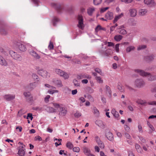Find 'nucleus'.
Instances as JSON below:
<instances>
[{
    "instance_id": "nucleus-1",
    "label": "nucleus",
    "mask_w": 156,
    "mask_h": 156,
    "mask_svg": "<svg viewBox=\"0 0 156 156\" xmlns=\"http://www.w3.org/2000/svg\"><path fill=\"white\" fill-rule=\"evenodd\" d=\"M135 72L141 76L147 77L149 81H154L156 80V75H151L149 73L145 72L140 69H136Z\"/></svg>"
},
{
    "instance_id": "nucleus-2",
    "label": "nucleus",
    "mask_w": 156,
    "mask_h": 156,
    "mask_svg": "<svg viewBox=\"0 0 156 156\" xmlns=\"http://www.w3.org/2000/svg\"><path fill=\"white\" fill-rule=\"evenodd\" d=\"M53 105L55 108L57 109L60 112V114L62 115H65L67 112L66 110L63 107H62L59 104L56 103H53Z\"/></svg>"
},
{
    "instance_id": "nucleus-3",
    "label": "nucleus",
    "mask_w": 156,
    "mask_h": 156,
    "mask_svg": "<svg viewBox=\"0 0 156 156\" xmlns=\"http://www.w3.org/2000/svg\"><path fill=\"white\" fill-rule=\"evenodd\" d=\"M9 54L11 57L14 59L18 61L22 60V58L20 55L18 54L16 52L12 51H9Z\"/></svg>"
},
{
    "instance_id": "nucleus-4",
    "label": "nucleus",
    "mask_w": 156,
    "mask_h": 156,
    "mask_svg": "<svg viewBox=\"0 0 156 156\" xmlns=\"http://www.w3.org/2000/svg\"><path fill=\"white\" fill-rule=\"evenodd\" d=\"M17 47L19 50L22 51H25L27 50L25 43L23 42H17L16 44Z\"/></svg>"
},
{
    "instance_id": "nucleus-5",
    "label": "nucleus",
    "mask_w": 156,
    "mask_h": 156,
    "mask_svg": "<svg viewBox=\"0 0 156 156\" xmlns=\"http://www.w3.org/2000/svg\"><path fill=\"white\" fill-rule=\"evenodd\" d=\"M77 19L78 20L77 26L80 29L83 30L84 27V25L83 23V19L82 16L80 15H79L78 16Z\"/></svg>"
},
{
    "instance_id": "nucleus-6",
    "label": "nucleus",
    "mask_w": 156,
    "mask_h": 156,
    "mask_svg": "<svg viewBox=\"0 0 156 156\" xmlns=\"http://www.w3.org/2000/svg\"><path fill=\"white\" fill-rule=\"evenodd\" d=\"M55 73L61 76H62L65 79H66L69 78L68 75L65 73L61 70L59 69H56L55 70Z\"/></svg>"
},
{
    "instance_id": "nucleus-7",
    "label": "nucleus",
    "mask_w": 156,
    "mask_h": 156,
    "mask_svg": "<svg viewBox=\"0 0 156 156\" xmlns=\"http://www.w3.org/2000/svg\"><path fill=\"white\" fill-rule=\"evenodd\" d=\"M16 95L15 94H7L3 96V98L7 101H10L14 99Z\"/></svg>"
},
{
    "instance_id": "nucleus-8",
    "label": "nucleus",
    "mask_w": 156,
    "mask_h": 156,
    "mask_svg": "<svg viewBox=\"0 0 156 156\" xmlns=\"http://www.w3.org/2000/svg\"><path fill=\"white\" fill-rule=\"evenodd\" d=\"M39 80H37V81L29 83L27 86V89L30 90H32L34 89L39 84Z\"/></svg>"
},
{
    "instance_id": "nucleus-9",
    "label": "nucleus",
    "mask_w": 156,
    "mask_h": 156,
    "mask_svg": "<svg viewBox=\"0 0 156 156\" xmlns=\"http://www.w3.org/2000/svg\"><path fill=\"white\" fill-rule=\"evenodd\" d=\"M95 139L99 147L101 148H104L105 147L104 144L103 142L101 140L99 137L98 136H96L95 137Z\"/></svg>"
},
{
    "instance_id": "nucleus-10",
    "label": "nucleus",
    "mask_w": 156,
    "mask_h": 156,
    "mask_svg": "<svg viewBox=\"0 0 156 156\" xmlns=\"http://www.w3.org/2000/svg\"><path fill=\"white\" fill-rule=\"evenodd\" d=\"M145 84L144 82L142 79H137L135 81V85L137 87H141L144 86Z\"/></svg>"
},
{
    "instance_id": "nucleus-11",
    "label": "nucleus",
    "mask_w": 156,
    "mask_h": 156,
    "mask_svg": "<svg viewBox=\"0 0 156 156\" xmlns=\"http://www.w3.org/2000/svg\"><path fill=\"white\" fill-rule=\"evenodd\" d=\"M105 136L107 139L110 141L114 140V136L113 134L111 132L108 131L105 133Z\"/></svg>"
},
{
    "instance_id": "nucleus-12",
    "label": "nucleus",
    "mask_w": 156,
    "mask_h": 156,
    "mask_svg": "<svg viewBox=\"0 0 156 156\" xmlns=\"http://www.w3.org/2000/svg\"><path fill=\"white\" fill-rule=\"evenodd\" d=\"M23 95L27 100L30 101H33V97L30 92H25L23 93Z\"/></svg>"
},
{
    "instance_id": "nucleus-13",
    "label": "nucleus",
    "mask_w": 156,
    "mask_h": 156,
    "mask_svg": "<svg viewBox=\"0 0 156 156\" xmlns=\"http://www.w3.org/2000/svg\"><path fill=\"white\" fill-rule=\"evenodd\" d=\"M144 2L145 4L150 7H154L156 5L154 0H144Z\"/></svg>"
},
{
    "instance_id": "nucleus-14",
    "label": "nucleus",
    "mask_w": 156,
    "mask_h": 156,
    "mask_svg": "<svg viewBox=\"0 0 156 156\" xmlns=\"http://www.w3.org/2000/svg\"><path fill=\"white\" fill-rule=\"evenodd\" d=\"M38 73L43 77H48L50 76V75L46 71L41 70L38 71Z\"/></svg>"
},
{
    "instance_id": "nucleus-15",
    "label": "nucleus",
    "mask_w": 156,
    "mask_h": 156,
    "mask_svg": "<svg viewBox=\"0 0 156 156\" xmlns=\"http://www.w3.org/2000/svg\"><path fill=\"white\" fill-rule=\"evenodd\" d=\"M102 53L106 56H109L112 55L113 53L112 50L109 48L107 49L106 50L102 52Z\"/></svg>"
},
{
    "instance_id": "nucleus-16",
    "label": "nucleus",
    "mask_w": 156,
    "mask_h": 156,
    "mask_svg": "<svg viewBox=\"0 0 156 156\" xmlns=\"http://www.w3.org/2000/svg\"><path fill=\"white\" fill-rule=\"evenodd\" d=\"M136 102L138 104H140L143 106H145L147 105V102L145 100H142L141 99H138L137 100Z\"/></svg>"
},
{
    "instance_id": "nucleus-17",
    "label": "nucleus",
    "mask_w": 156,
    "mask_h": 156,
    "mask_svg": "<svg viewBox=\"0 0 156 156\" xmlns=\"http://www.w3.org/2000/svg\"><path fill=\"white\" fill-rule=\"evenodd\" d=\"M30 54L37 59H39L40 58V56L34 51L33 50L29 51Z\"/></svg>"
},
{
    "instance_id": "nucleus-18",
    "label": "nucleus",
    "mask_w": 156,
    "mask_h": 156,
    "mask_svg": "<svg viewBox=\"0 0 156 156\" xmlns=\"http://www.w3.org/2000/svg\"><path fill=\"white\" fill-rule=\"evenodd\" d=\"M52 5L59 12H60L62 9V6L59 4L54 3L52 4Z\"/></svg>"
},
{
    "instance_id": "nucleus-19",
    "label": "nucleus",
    "mask_w": 156,
    "mask_h": 156,
    "mask_svg": "<svg viewBox=\"0 0 156 156\" xmlns=\"http://www.w3.org/2000/svg\"><path fill=\"white\" fill-rule=\"evenodd\" d=\"M130 16L131 17H134L137 14V11L135 9H133L129 10Z\"/></svg>"
},
{
    "instance_id": "nucleus-20",
    "label": "nucleus",
    "mask_w": 156,
    "mask_h": 156,
    "mask_svg": "<svg viewBox=\"0 0 156 156\" xmlns=\"http://www.w3.org/2000/svg\"><path fill=\"white\" fill-rule=\"evenodd\" d=\"M52 82L58 86V87H61L62 86L61 81L60 80L55 79L53 80Z\"/></svg>"
},
{
    "instance_id": "nucleus-21",
    "label": "nucleus",
    "mask_w": 156,
    "mask_h": 156,
    "mask_svg": "<svg viewBox=\"0 0 156 156\" xmlns=\"http://www.w3.org/2000/svg\"><path fill=\"white\" fill-rule=\"evenodd\" d=\"M83 152L87 156H89V154H91L90 150L86 147H83Z\"/></svg>"
},
{
    "instance_id": "nucleus-22",
    "label": "nucleus",
    "mask_w": 156,
    "mask_h": 156,
    "mask_svg": "<svg viewBox=\"0 0 156 156\" xmlns=\"http://www.w3.org/2000/svg\"><path fill=\"white\" fill-rule=\"evenodd\" d=\"M46 110L48 112L50 113H51L56 112L57 109L56 108L55 109L52 107H50V106H48L47 107Z\"/></svg>"
},
{
    "instance_id": "nucleus-23",
    "label": "nucleus",
    "mask_w": 156,
    "mask_h": 156,
    "mask_svg": "<svg viewBox=\"0 0 156 156\" xmlns=\"http://www.w3.org/2000/svg\"><path fill=\"white\" fill-rule=\"evenodd\" d=\"M105 17L108 20H111L113 18V13L108 12L105 15Z\"/></svg>"
},
{
    "instance_id": "nucleus-24",
    "label": "nucleus",
    "mask_w": 156,
    "mask_h": 156,
    "mask_svg": "<svg viewBox=\"0 0 156 156\" xmlns=\"http://www.w3.org/2000/svg\"><path fill=\"white\" fill-rule=\"evenodd\" d=\"M106 89V93L108 96L111 98L112 96V91L110 89V88L108 85L105 86Z\"/></svg>"
},
{
    "instance_id": "nucleus-25",
    "label": "nucleus",
    "mask_w": 156,
    "mask_h": 156,
    "mask_svg": "<svg viewBox=\"0 0 156 156\" xmlns=\"http://www.w3.org/2000/svg\"><path fill=\"white\" fill-rule=\"evenodd\" d=\"M135 148L137 150V152L140 154H142L143 152V150L140 146L137 144H135Z\"/></svg>"
},
{
    "instance_id": "nucleus-26",
    "label": "nucleus",
    "mask_w": 156,
    "mask_h": 156,
    "mask_svg": "<svg viewBox=\"0 0 156 156\" xmlns=\"http://www.w3.org/2000/svg\"><path fill=\"white\" fill-rule=\"evenodd\" d=\"M8 65L7 62L3 57L0 60V65L4 66H6Z\"/></svg>"
},
{
    "instance_id": "nucleus-27",
    "label": "nucleus",
    "mask_w": 156,
    "mask_h": 156,
    "mask_svg": "<svg viewBox=\"0 0 156 156\" xmlns=\"http://www.w3.org/2000/svg\"><path fill=\"white\" fill-rule=\"evenodd\" d=\"M111 113L116 118L119 117V115L118 112L116 111L115 109H112L111 111Z\"/></svg>"
},
{
    "instance_id": "nucleus-28",
    "label": "nucleus",
    "mask_w": 156,
    "mask_h": 156,
    "mask_svg": "<svg viewBox=\"0 0 156 156\" xmlns=\"http://www.w3.org/2000/svg\"><path fill=\"white\" fill-rule=\"evenodd\" d=\"M123 16V14L121 13L120 14L116 16L114 20V23H116L119 19H120Z\"/></svg>"
},
{
    "instance_id": "nucleus-29",
    "label": "nucleus",
    "mask_w": 156,
    "mask_h": 156,
    "mask_svg": "<svg viewBox=\"0 0 156 156\" xmlns=\"http://www.w3.org/2000/svg\"><path fill=\"white\" fill-rule=\"evenodd\" d=\"M93 112L94 115L97 116H99V112L98 109L96 107H94L93 108Z\"/></svg>"
},
{
    "instance_id": "nucleus-30",
    "label": "nucleus",
    "mask_w": 156,
    "mask_h": 156,
    "mask_svg": "<svg viewBox=\"0 0 156 156\" xmlns=\"http://www.w3.org/2000/svg\"><path fill=\"white\" fill-rule=\"evenodd\" d=\"M123 36L120 35H117L114 36V40L117 41H120L122 39Z\"/></svg>"
},
{
    "instance_id": "nucleus-31",
    "label": "nucleus",
    "mask_w": 156,
    "mask_h": 156,
    "mask_svg": "<svg viewBox=\"0 0 156 156\" xmlns=\"http://www.w3.org/2000/svg\"><path fill=\"white\" fill-rule=\"evenodd\" d=\"M94 11L95 9L94 8H90L87 9V13L89 15L91 16Z\"/></svg>"
},
{
    "instance_id": "nucleus-32",
    "label": "nucleus",
    "mask_w": 156,
    "mask_h": 156,
    "mask_svg": "<svg viewBox=\"0 0 156 156\" xmlns=\"http://www.w3.org/2000/svg\"><path fill=\"white\" fill-rule=\"evenodd\" d=\"M147 12V10L146 9H141L139 10V14L140 16L145 15Z\"/></svg>"
},
{
    "instance_id": "nucleus-33",
    "label": "nucleus",
    "mask_w": 156,
    "mask_h": 156,
    "mask_svg": "<svg viewBox=\"0 0 156 156\" xmlns=\"http://www.w3.org/2000/svg\"><path fill=\"white\" fill-rule=\"evenodd\" d=\"M154 59V56L153 55H149L146 57L145 59L147 62H149L153 60Z\"/></svg>"
},
{
    "instance_id": "nucleus-34",
    "label": "nucleus",
    "mask_w": 156,
    "mask_h": 156,
    "mask_svg": "<svg viewBox=\"0 0 156 156\" xmlns=\"http://www.w3.org/2000/svg\"><path fill=\"white\" fill-rule=\"evenodd\" d=\"M135 49V47L133 46H130L127 47L126 49L127 52H129L132 51L134 50Z\"/></svg>"
},
{
    "instance_id": "nucleus-35",
    "label": "nucleus",
    "mask_w": 156,
    "mask_h": 156,
    "mask_svg": "<svg viewBox=\"0 0 156 156\" xmlns=\"http://www.w3.org/2000/svg\"><path fill=\"white\" fill-rule=\"evenodd\" d=\"M95 124L99 127H101L103 125V122L100 120H97L95 122Z\"/></svg>"
},
{
    "instance_id": "nucleus-36",
    "label": "nucleus",
    "mask_w": 156,
    "mask_h": 156,
    "mask_svg": "<svg viewBox=\"0 0 156 156\" xmlns=\"http://www.w3.org/2000/svg\"><path fill=\"white\" fill-rule=\"evenodd\" d=\"M25 154V151L24 150L21 149H20L18 152V154L21 156H23Z\"/></svg>"
},
{
    "instance_id": "nucleus-37",
    "label": "nucleus",
    "mask_w": 156,
    "mask_h": 156,
    "mask_svg": "<svg viewBox=\"0 0 156 156\" xmlns=\"http://www.w3.org/2000/svg\"><path fill=\"white\" fill-rule=\"evenodd\" d=\"M147 125L148 126L150 127V128L151 129V130H150V131L151 132H152L154 130V128L153 126L151 125L150 122H147Z\"/></svg>"
},
{
    "instance_id": "nucleus-38",
    "label": "nucleus",
    "mask_w": 156,
    "mask_h": 156,
    "mask_svg": "<svg viewBox=\"0 0 156 156\" xmlns=\"http://www.w3.org/2000/svg\"><path fill=\"white\" fill-rule=\"evenodd\" d=\"M66 146L67 147L70 149H72L73 147V144L69 142H68L67 143Z\"/></svg>"
},
{
    "instance_id": "nucleus-39",
    "label": "nucleus",
    "mask_w": 156,
    "mask_h": 156,
    "mask_svg": "<svg viewBox=\"0 0 156 156\" xmlns=\"http://www.w3.org/2000/svg\"><path fill=\"white\" fill-rule=\"evenodd\" d=\"M0 32L2 34L4 35H6L8 33L7 30L4 28H2L1 29Z\"/></svg>"
},
{
    "instance_id": "nucleus-40",
    "label": "nucleus",
    "mask_w": 156,
    "mask_h": 156,
    "mask_svg": "<svg viewBox=\"0 0 156 156\" xmlns=\"http://www.w3.org/2000/svg\"><path fill=\"white\" fill-rule=\"evenodd\" d=\"M125 86L126 88L131 92L134 91H135L134 89L126 84H125Z\"/></svg>"
},
{
    "instance_id": "nucleus-41",
    "label": "nucleus",
    "mask_w": 156,
    "mask_h": 156,
    "mask_svg": "<svg viewBox=\"0 0 156 156\" xmlns=\"http://www.w3.org/2000/svg\"><path fill=\"white\" fill-rule=\"evenodd\" d=\"M118 32L119 33L122 35L126 34L127 33L126 31L125 30L123 29H121L119 30Z\"/></svg>"
},
{
    "instance_id": "nucleus-42",
    "label": "nucleus",
    "mask_w": 156,
    "mask_h": 156,
    "mask_svg": "<svg viewBox=\"0 0 156 156\" xmlns=\"http://www.w3.org/2000/svg\"><path fill=\"white\" fill-rule=\"evenodd\" d=\"M73 83L74 84V85L78 87L80 86V83L79 82H78L77 80L76 79H74L73 80Z\"/></svg>"
},
{
    "instance_id": "nucleus-43",
    "label": "nucleus",
    "mask_w": 156,
    "mask_h": 156,
    "mask_svg": "<svg viewBox=\"0 0 156 156\" xmlns=\"http://www.w3.org/2000/svg\"><path fill=\"white\" fill-rule=\"evenodd\" d=\"M81 76L82 79L87 78L88 79H90L91 78V77L90 76L85 74H81Z\"/></svg>"
},
{
    "instance_id": "nucleus-44",
    "label": "nucleus",
    "mask_w": 156,
    "mask_h": 156,
    "mask_svg": "<svg viewBox=\"0 0 156 156\" xmlns=\"http://www.w3.org/2000/svg\"><path fill=\"white\" fill-rule=\"evenodd\" d=\"M95 79L99 83H103V80L101 79L100 77L96 76Z\"/></svg>"
},
{
    "instance_id": "nucleus-45",
    "label": "nucleus",
    "mask_w": 156,
    "mask_h": 156,
    "mask_svg": "<svg viewBox=\"0 0 156 156\" xmlns=\"http://www.w3.org/2000/svg\"><path fill=\"white\" fill-rule=\"evenodd\" d=\"M118 89L121 92H123L124 91V89L121 84H119L118 86Z\"/></svg>"
},
{
    "instance_id": "nucleus-46",
    "label": "nucleus",
    "mask_w": 156,
    "mask_h": 156,
    "mask_svg": "<svg viewBox=\"0 0 156 156\" xmlns=\"http://www.w3.org/2000/svg\"><path fill=\"white\" fill-rule=\"evenodd\" d=\"M104 30V28H102L100 25L98 26L95 29V30L96 32H98L100 30Z\"/></svg>"
},
{
    "instance_id": "nucleus-47",
    "label": "nucleus",
    "mask_w": 156,
    "mask_h": 156,
    "mask_svg": "<svg viewBox=\"0 0 156 156\" xmlns=\"http://www.w3.org/2000/svg\"><path fill=\"white\" fill-rule=\"evenodd\" d=\"M146 48V46L145 45H140L138 46L137 49L138 50H140L144 49Z\"/></svg>"
},
{
    "instance_id": "nucleus-48",
    "label": "nucleus",
    "mask_w": 156,
    "mask_h": 156,
    "mask_svg": "<svg viewBox=\"0 0 156 156\" xmlns=\"http://www.w3.org/2000/svg\"><path fill=\"white\" fill-rule=\"evenodd\" d=\"M32 77L34 79V80L36 81H37V80H38V77L35 74H33L32 75Z\"/></svg>"
},
{
    "instance_id": "nucleus-49",
    "label": "nucleus",
    "mask_w": 156,
    "mask_h": 156,
    "mask_svg": "<svg viewBox=\"0 0 156 156\" xmlns=\"http://www.w3.org/2000/svg\"><path fill=\"white\" fill-rule=\"evenodd\" d=\"M54 48V45L53 43L50 41L49 42V44L48 46V48L50 50H52Z\"/></svg>"
},
{
    "instance_id": "nucleus-50",
    "label": "nucleus",
    "mask_w": 156,
    "mask_h": 156,
    "mask_svg": "<svg viewBox=\"0 0 156 156\" xmlns=\"http://www.w3.org/2000/svg\"><path fill=\"white\" fill-rule=\"evenodd\" d=\"M102 2V0H94V3L95 5L100 4Z\"/></svg>"
},
{
    "instance_id": "nucleus-51",
    "label": "nucleus",
    "mask_w": 156,
    "mask_h": 156,
    "mask_svg": "<svg viewBox=\"0 0 156 156\" xmlns=\"http://www.w3.org/2000/svg\"><path fill=\"white\" fill-rule=\"evenodd\" d=\"M59 21V19L58 18L55 17L53 20V25L54 26H55L56 25V22H58Z\"/></svg>"
},
{
    "instance_id": "nucleus-52",
    "label": "nucleus",
    "mask_w": 156,
    "mask_h": 156,
    "mask_svg": "<svg viewBox=\"0 0 156 156\" xmlns=\"http://www.w3.org/2000/svg\"><path fill=\"white\" fill-rule=\"evenodd\" d=\"M50 98V96L49 95H47L44 98V101L46 103H48L49 101V99Z\"/></svg>"
},
{
    "instance_id": "nucleus-53",
    "label": "nucleus",
    "mask_w": 156,
    "mask_h": 156,
    "mask_svg": "<svg viewBox=\"0 0 156 156\" xmlns=\"http://www.w3.org/2000/svg\"><path fill=\"white\" fill-rule=\"evenodd\" d=\"M81 114L79 111H77L76 113L74 114V116L75 117L79 118L81 116Z\"/></svg>"
},
{
    "instance_id": "nucleus-54",
    "label": "nucleus",
    "mask_w": 156,
    "mask_h": 156,
    "mask_svg": "<svg viewBox=\"0 0 156 156\" xmlns=\"http://www.w3.org/2000/svg\"><path fill=\"white\" fill-rule=\"evenodd\" d=\"M122 2L125 3L126 4L131 3L133 0H120Z\"/></svg>"
},
{
    "instance_id": "nucleus-55",
    "label": "nucleus",
    "mask_w": 156,
    "mask_h": 156,
    "mask_svg": "<svg viewBox=\"0 0 156 156\" xmlns=\"http://www.w3.org/2000/svg\"><path fill=\"white\" fill-rule=\"evenodd\" d=\"M24 113L23 112V110H20L18 112L17 115L18 116L20 117L24 114Z\"/></svg>"
},
{
    "instance_id": "nucleus-56",
    "label": "nucleus",
    "mask_w": 156,
    "mask_h": 156,
    "mask_svg": "<svg viewBox=\"0 0 156 156\" xmlns=\"http://www.w3.org/2000/svg\"><path fill=\"white\" fill-rule=\"evenodd\" d=\"M156 105V101H151L147 102V105Z\"/></svg>"
},
{
    "instance_id": "nucleus-57",
    "label": "nucleus",
    "mask_w": 156,
    "mask_h": 156,
    "mask_svg": "<svg viewBox=\"0 0 156 156\" xmlns=\"http://www.w3.org/2000/svg\"><path fill=\"white\" fill-rule=\"evenodd\" d=\"M44 86L45 87L50 89H54L55 88V87L51 86L48 84H44Z\"/></svg>"
},
{
    "instance_id": "nucleus-58",
    "label": "nucleus",
    "mask_w": 156,
    "mask_h": 156,
    "mask_svg": "<svg viewBox=\"0 0 156 156\" xmlns=\"http://www.w3.org/2000/svg\"><path fill=\"white\" fill-rule=\"evenodd\" d=\"M125 136L127 139L131 140L132 139V137L130 135L129 133H125Z\"/></svg>"
},
{
    "instance_id": "nucleus-59",
    "label": "nucleus",
    "mask_w": 156,
    "mask_h": 156,
    "mask_svg": "<svg viewBox=\"0 0 156 156\" xmlns=\"http://www.w3.org/2000/svg\"><path fill=\"white\" fill-rule=\"evenodd\" d=\"M73 151L74 152H78L80 151V149L79 147H75L73 148Z\"/></svg>"
},
{
    "instance_id": "nucleus-60",
    "label": "nucleus",
    "mask_w": 156,
    "mask_h": 156,
    "mask_svg": "<svg viewBox=\"0 0 156 156\" xmlns=\"http://www.w3.org/2000/svg\"><path fill=\"white\" fill-rule=\"evenodd\" d=\"M95 71L97 73H99L100 75H102V72H101V70L100 69L98 68H97L95 69Z\"/></svg>"
},
{
    "instance_id": "nucleus-61",
    "label": "nucleus",
    "mask_w": 156,
    "mask_h": 156,
    "mask_svg": "<svg viewBox=\"0 0 156 156\" xmlns=\"http://www.w3.org/2000/svg\"><path fill=\"white\" fill-rule=\"evenodd\" d=\"M138 129L140 133H143V131L142 129V127L141 125L140 124V125H138Z\"/></svg>"
},
{
    "instance_id": "nucleus-62",
    "label": "nucleus",
    "mask_w": 156,
    "mask_h": 156,
    "mask_svg": "<svg viewBox=\"0 0 156 156\" xmlns=\"http://www.w3.org/2000/svg\"><path fill=\"white\" fill-rule=\"evenodd\" d=\"M119 44H116L115 47V49L116 51L117 52H119Z\"/></svg>"
},
{
    "instance_id": "nucleus-63",
    "label": "nucleus",
    "mask_w": 156,
    "mask_h": 156,
    "mask_svg": "<svg viewBox=\"0 0 156 156\" xmlns=\"http://www.w3.org/2000/svg\"><path fill=\"white\" fill-rule=\"evenodd\" d=\"M29 118L31 120H32L33 119V117L32 116V114L31 113H29L27 114V119H28Z\"/></svg>"
},
{
    "instance_id": "nucleus-64",
    "label": "nucleus",
    "mask_w": 156,
    "mask_h": 156,
    "mask_svg": "<svg viewBox=\"0 0 156 156\" xmlns=\"http://www.w3.org/2000/svg\"><path fill=\"white\" fill-rule=\"evenodd\" d=\"M35 140H38L39 141H41L42 140V139L41 137H40L39 136H37L35 137Z\"/></svg>"
}]
</instances>
